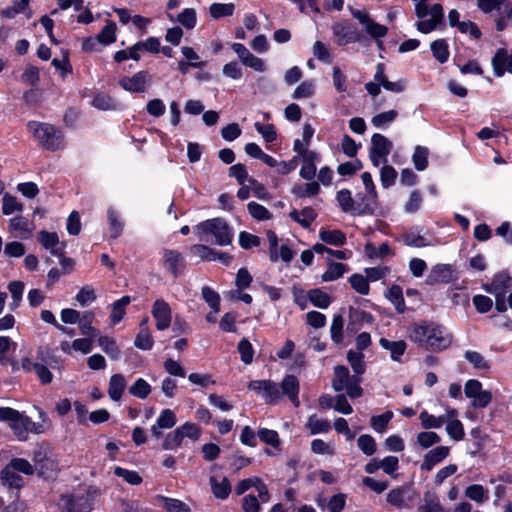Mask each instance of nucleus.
<instances>
[{
    "mask_svg": "<svg viewBox=\"0 0 512 512\" xmlns=\"http://www.w3.org/2000/svg\"><path fill=\"white\" fill-rule=\"evenodd\" d=\"M408 338L419 347L432 352L446 350L453 342V335L446 327L427 320L412 324L408 330Z\"/></svg>",
    "mask_w": 512,
    "mask_h": 512,
    "instance_id": "obj_1",
    "label": "nucleus"
},
{
    "mask_svg": "<svg viewBox=\"0 0 512 512\" xmlns=\"http://www.w3.org/2000/svg\"><path fill=\"white\" fill-rule=\"evenodd\" d=\"M0 421L8 424L19 441H26L29 433L41 434L45 431L41 423L10 407H0Z\"/></svg>",
    "mask_w": 512,
    "mask_h": 512,
    "instance_id": "obj_2",
    "label": "nucleus"
},
{
    "mask_svg": "<svg viewBox=\"0 0 512 512\" xmlns=\"http://www.w3.org/2000/svg\"><path fill=\"white\" fill-rule=\"evenodd\" d=\"M27 129L43 149L54 152L63 150L66 146L62 130L52 124L29 121Z\"/></svg>",
    "mask_w": 512,
    "mask_h": 512,
    "instance_id": "obj_3",
    "label": "nucleus"
},
{
    "mask_svg": "<svg viewBox=\"0 0 512 512\" xmlns=\"http://www.w3.org/2000/svg\"><path fill=\"white\" fill-rule=\"evenodd\" d=\"M199 240L208 241V236L215 238V243L220 246L229 245L233 239V232L225 220L213 218L200 222L193 228Z\"/></svg>",
    "mask_w": 512,
    "mask_h": 512,
    "instance_id": "obj_4",
    "label": "nucleus"
},
{
    "mask_svg": "<svg viewBox=\"0 0 512 512\" xmlns=\"http://www.w3.org/2000/svg\"><path fill=\"white\" fill-rule=\"evenodd\" d=\"M428 0H419L415 3V15L419 18L416 28L419 32L428 34L437 29L443 22L444 10L441 4H434L429 7Z\"/></svg>",
    "mask_w": 512,
    "mask_h": 512,
    "instance_id": "obj_5",
    "label": "nucleus"
},
{
    "mask_svg": "<svg viewBox=\"0 0 512 512\" xmlns=\"http://www.w3.org/2000/svg\"><path fill=\"white\" fill-rule=\"evenodd\" d=\"M98 490L89 487L78 494L62 495L58 502V512H90L94 507Z\"/></svg>",
    "mask_w": 512,
    "mask_h": 512,
    "instance_id": "obj_6",
    "label": "nucleus"
},
{
    "mask_svg": "<svg viewBox=\"0 0 512 512\" xmlns=\"http://www.w3.org/2000/svg\"><path fill=\"white\" fill-rule=\"evenodd\" d=\"M360 382L359 375H351L347 367L343 365L334 367V377L331 384L336 392L345 391L351 399L359 398L363 394Z\"/></svg>",
    "mask_w": 512,
    "mask_h": 512,
    "instance_id": "obj_7",
    "label": "nucleus"
},
{
    "mask_svg": "<svg viewBox=\"0 0 512 512\" xmlns=\"http://www.w3.org/2000/svg\"><path fill=\"white\" fill-rule=\"evenodd\" d=\"M392 142L382 134L375 133L371 137L369 159L375 167L387 163V156L392 150Z\"/></svg>",
    "mask_w": 512,
    "mask_h": 512,
    "instance_id": "obj_8",
    "label": "nucleus"
},
{
    "mask_svg": "<svg viewBox=\"0 0 512 512\" xmlns=\"http://www.w3.org/2000/svg\"><path fill=\"white\" fill-rule=\"evenodd\" d=\"M465 396L472 400L471 405L475 409L486 408L492 401V393L482 389V383L476 379H470L464 386Z\"/></svg>",
    "mask_w": 512,
    "mask_h": 512,
    "instance_id": "obj_9",
    "label": "nucleus"
},
{
    "mask_svg": "<svg viewBox=\"0 0 512 512\" xmlns=\"http://www.w3.org/2000/svg\"><path fill=\"white\" fill-rule=\"evenodd\" d=\"M152 77L147 71H139L132 76H125L118 82L119 86L130 93H145Z\"/></svg>",
    "mask_w": 512,
    "mask_h": 512,
    "instance_id": "obj_10",
    "label": "nucleus"
},
{
    "mask_svg": "<svg viewBox=\"0 0 512 512\" xmlns=\"http://www.w3.org/2000/svg\"><path fill=\"white\" fill-rule=\"evenodd\" d=\"M457 278L456 269L451 264L439 263L434 265L426 277V284L434 286L447 284Z\"/></svg>",
    "mask_w": 512,
    "mask_h": 512,
    "instance_id": "obj_11",
    "label": "nucleus"
},
{
    "mask_svg": "<svg viewBox=\"0 0 512 512\" xmlns=\"http://www.w3.org/2000/svg\"><path fill=\"white\" fill-rule=\"evenodd\" d=\"M37 240L44 249L50 252L51 255L61 256V254H64L66 244L59 240L56 232L41 230L37 234Z\"/></svg>",
    "mask_w": 512,
    "mask_h": 512,
    "instance_id": "obj_12",
    "label": "nucleus"
},
{
    "mask_svg": "<svg viewBox=\"0 0 512 512\" xmlns=\"http://www.w3.org/2000/svg\"><path fill=\"white\" fill-rule=\"evenodd\" d=\"M152 316L156 322V328L160 331L166 330L172 321V311L169 304L163 299H157L152 306Z\"/></svg>",
    "mask_w": 512,
    "mask_h": 512,
    "instance_id": "obj_13",
    "label": "nucleus"
},
{
    "mask_svg": "<svg viewBox=\"0 0 512 512\" xmlns=\"http://www.w3.org/2000/svg\"><path fill=\"white\" fill-rule=\"evenodd\" d=\"M162 261L164 267L174 276L182 274L185 267L183 255L174 249H164L162 252Z\"/></svg>",
    "mask_w": 512,
    "mask_h": 512,
    "instance_id": "obj_14",
    "label": "nucleus"
},
{
    "mask_svg": "<svg viewBox=\"0 0 512 512\" xmlns=\"http://www.w3.org/2000/svg\"><path fill=\"white\" fill-rule=\"evenodd\" d=\"M361 179L367 192V202L363 205V208L358 210V214H372L375 210L377 201L376 187L369 172H364L361 175Z\"/></svg>",
    "mask_w": 512,
    "mask_h": 512,
    "instance_id": "obj_15",
    "label": "nucleus"
},
{
    "mask_svg": "<svg viewBox=\"0 0 512 512\" xmlns=\"http://www.w3.org/2000/svg\"><path fill=\"white\" fill-rule=\"evenodd\" d=\"M492 66L497 77H502L505 72L512 74V54L504 48L498 49L492 58Z\"/></svg>",
    "mask_w": 512,
    "mask_h": 512,
    "instance_id": "obj_16",
    "label": "nucleus"
},
{
    "mask_svg": "<svg viewBox=\"0 0 512 512\" xmlns=\"http://www.w3.org/2000/svg\"><path fill=\"white\" fill-rule=\"evenodd\" d=\"M299 380L294 375H287L281 382L280 391L282 396L285 395L289 398L295 407H299Z\"/></svg>",
    "mask_w": 512,
    "mask_h": 512,
    "instance_id": "obj_17",
    "label": "nucleus"
},
{
    "mask_svg": "<svg viewBox=\"0 0 512 512\" xmlns=\"http://www.w3.org/2000/svg\"><path fill=\"white\" fill-rule=\"evenodd\" d=\"M450 452V448L447 446H438L430 450L425 456L421 464V470L431 471L434 466L442 462Z\"/></svg>",
    "mask_w": 512,
    "mask_h": 512,
    "instance_id": "obj_18",
    "label": "nucleus"
},
{
    "mask_svg": "<svg viewBox=\"0 0 512 512\" xmlns=\"http://www.w3.org/2000/svg\"><path fill=\"white\" fill-rule=\"evenodd\" d=\"M8 228L12 233L21 239H28L32 236L33 226L29 220L23 216L11 218L8 223Z\"/></svg>",
    "mask_w": 512,
    "mask_h": 512,
    "instance_id": "obj_19",
    "label": "nucleus"
},
{
    "mask_svg": "<svg viewBox=\"0 0 512 512\" xmlns=\"http://www.w3.org/2000/svg\"><path fill=\"white\" fill-rule=\"evenodd\" d=\"M401 241L406 246L421 248L427 246H434L437 241L432 238H428L425 235H421L416 231H409L402 235Z\"/></svg>",
    "mask_w": 512,
    "mask_h": 512,
    "instance_id": "obj_20",
    "label": "nucleus"
},
{
    "mask_svg": "<svg viewBox=\"0 0 512 512\" xmlns=\"http://www.w3.org/2000/svg\"><path fill=\"white\" fill-rule=\"evenodd\" d=\"M332 31L336 37L337 44L340 46H344L357 40L355 31H353L349 26L342 22L334 23L332 26Z\"/></svg>",
    "mask_w": 512,
    "mask_h": 512,
    "instance_id": "obj_21",
    "label": "nucleus"
},
{
    "mask_svg": "<svg viewBox=\"0 0 512 512\" xmlns=\"http://www.w3.org/2000/svg\"><path fill=\"white\" fill-rule=\"evenodd\" d=\"M126 385L127 382L123 374H113L110 377L108 386V395L111 398V400L115 402L120 401L126 388Z\"/></svg>",
    "mask_w": 512,
    "mask_h": 512,
    "instance_id": "obj_22",
    "label": "nucleus"
},
{
    "mask_svg": "<svg viewBox=\"0 0 512 512\" xmlns=\"http://www.w3.org/2000/svg\"><path fill=\"white\" fill-rule=\"evenodd\" d=\"M209 483L211 486V491L213 495L217 499H227L231 493V484L230 481L223 477L221 480H218L215 476H211L209 479Z\"/></svg>",
    "mask_w": 512,
    "mask_h": 512,
    "instance_id": "obj_23",
    "label": "nucleus"
},
{
    "mask_svg": "<svg viewBox=\"0 0 512 512\" xmlns=\"http://www.w3.org/2000/svg\"><path fill=\"white\" fill-rule=\"evenodd\" d=\"M107 220L109 225V233L110 237L116 239L118 238L124 229V222L120 217V214L114 207H109L107 209Z\"/></svg>",
    "mask_w": 512,
    "mask_h": 512,
    "instance_id": "obj_24",
    "label": "nucleus"
},
{
    "mask_svg": "<svg viewBox=\"0 0 512 512\" xmlns=\"http://www.w3.org/2000/svg\"><path fill=\"white\" fill-rule=\"evenodd\" d=\"M379 343L383 349L390 351L391 359L397 362L400 361L401 356L405 353L407 347L405 341L403 340L390 341L386 338H381Z\"/></svg>",
    "mask_w": 512,
    "mask_h": 512,
    "instance_id": "obj_25",
    "label": "nucleus"
},
{
    "mask_svg": "<svg viewBox=\"0 0 512 512\" xmlns=\"http://www.w3.org/2000/svg\"><path fill=\"white\" fill-rule=\"evenodd\" d=\"M131 303L130 296H123L111 304L110 320L113 325L119 323L126 314V307Z\"/></svg>",
    "mask_w": 512,
    "mask_h": 512,
    "instance_id": "obj_26",
    "label": "nucleus"
},
{
    "mask_svg": "<svg viewBox=\"0 0 512 512\" xmlns=\"http://www.w3.org/2000/svg\"><path fill=\"white\" fill-rule=\"evenodd\" d=\"M464 495L477 504H483L489 499L488 490L480 484H472L467 486L464 491Z\"/></svg>",
    "mask_w": 512,
    "mask_h": 512,
    "instance_id": "obj_27",
    "label": "nucleus"
},
{
    "mask_svg": "<svg viewBox=\"0 0 512 512\" xmlns=\"http://www.w3.org/2000/svg\"><path fill=\"white\" fill-rule=\"evenodd\" d=\"M290 218L299 223L302 227L308 228L316 219V212L311 207H305L301 211L293 210L289 214Z\"/></svg>",
    "mask_w": 512,
    "mask_h": 512,
    "instance_id": "obj_28",
    "label": "nucleus"
},
{
    "mask_svg": "<svg viewBox=\"0 0 512 512\" xmlns=\"http://www.w3.org/2000/svg\"><path fill=\"white\" fill-rule=\"evenodd\" d=\"M1 480L3 485L9 488L19 489L23 486V479L18 475L17 471L9 464L1 472Z\"/></svg>",
    "mask_w": 512,
    "mask_h": 512,
    "instance_id": "obj_29",
    "label": "nucleus"
},
{
    "mask_svg": "<svg viewBox=\"0 0 512 512\" xmlns=\"http://www.w3.org/2000/svg\"><path fill=\"white\" fill-rule=\"evenodd\" d=\"M407 489L403 486L390 490L386 496L387 502L397 509H404L407 505Z\"/></svg>",
    "mask_w": 512,
    "mask_h": 512,
    "instance_id": "obj_30",
    "label": "nucleus"
},
{
    "mask_svg": "<svg viewBox=\"0 0 512 512\" xmlns=\"http://www.w3.org/2000/svg\"><path fill=\"white\" fill-rule=\"evenodd\" d=\"M319 238L326 244L334 246H342L346 243V236L340 230L321 229Z\"/></svg>",
    "mask_w": 512,
    "mask_h": 512,
    "instance_id": "obj_31",
    "label": "nucleus"
},
{
    "mask_svg": "<svg viewBox=\"0 0 512 512\" xmlns=\"http://www.w3.org/2000/svg\"><path fill=\"white\" fill-rule=\"evenodd\" d=\"M336 199L344 212H356L363 206L358 205L355 207V201L352 198L351 191L348 189H341L336 195Z\"/></svg>",
    "mask_w": 512,
    "mask_h": 512,
    "instance_id": "obj_32",
    "label": "nucleus"
},
{
    "mask_svg": "<svg viewBox=\"0 0 512 512\" xmlns=\"http://www.w3.org/2000/svg\"><path fill=\"white\" fill-rule=\"evenodd\" d=\"M348 271L347 265L338 262H330L327 270L322 274L323 282H331L341 278Z\"/></svg>",
    "mask_w": 512,
    "mask_h": 512,
    "instance_id": "obj_33",
    "label": "nucleus"
},
{
    "mask_svg": "<svg viewBox=\"0 0 512 512\" xmlns=\"http://www.w3.org/2000/svg\"><path fill=\"white\" fill-rule=\"evenodd\" d=\"M386 298L395 306L399 313H403L405 311V301L402 288L400 286H391L386 293Z\"/></svg>",
    "mask_w": 512,
    "mask_h": 512,
    "instance_id": "obj_34",
    "label": "nucleus"
},
{
    "mask_svg": "<svg viewBox=\"0 0 512 512\" xmlns=\"http://www.w3.org/2000/svg\"><path fill=\"white\" fill-rule=\"evenodd\" d=\"M93 319L94 313L91 311L84 312L79 318L78 325L81 330V334L85 337L93 338L97 335V330L91 325Z\"/></svg>",
    "mask_w": 512,
    "mask_h": 512,
    "instance_id": "obj_35",
    "label": "nucleus"
},
{
    "mask_svg": "<svg viewBox=\"0 0 512 512\" xmlns=\"http://www.w3.org/2000/svg\"><path fill=\"white\" fill-rule=\"evenodd\" d=\"M152 391L151 385L143 378H138L129 387V393L139 399H146Z\"/></svg>",
    "mask_w": 512,
    "mask_h": 512,
    "instance_id": "obj_36",
    "label": "nucleus"
},
{
    "mask_svg": "<svg viewBox=\"0 0 512 512\" xmlns=\"http://www.w3.org/2000/svg\"><path fill=\"white\" fill-rule=\"evenodd\" d=\"M306 428L310 430L312 435H315L329 432L331 426L328 420L320 419L316 415H311L307 420Z\"/></svg>",
    "mask_w": 512,
    "mask_h": 512,
    "instance_id": "obj_37",
    "label": "nucleus"
},
{
    "mask_svg": "<svg viewBox=\"0 0 512 512\" xmlns=\"http://www.w3.org/2000/svg\"><path fill=\"white\" fill-rule=\"evenodd\" d=\"M310 302L318 308L326 309L331 304L330 296L321 289H311L307 295Z\"/></svg>",
    "mask_w": 512,
    "mask_h": 512,
    "instance_id": "obj_38",
    "label": "nucleus"
},
{
    "mask_svg": "<svg viewBox=\"0 0 512 512\" xmlns=\"http://www.w3.org/2000/svg\"><path fill=\"white\" fill-rule=\"evenodd\" d=\"M364 355L360 351L349 350L347 352V360L356 375H362L365 372L366 365Z\"/></svg>",
    "mask_w": 512,
    "mask_h": 512,
    "instance_id": "obj_39",
    "label": "nucleus"
},
{
    "mask_svg": "<svg viewBox=\"0 0 512 512\" xmlns=\"http://www.w3.org/2000/svg\"><path fill=\"white\" fill-rule=\"evenodd\" d=\"M431 51L435 59L440 63H445L449 59L448 43L445 39H438L431 43Z\"/></svg>",
    "mask_w": 512,
    "mask_h": 512,
    "instance_id": "obj_40",
    "label": "nucleus"
},
{
    "mask_svg": "<svg viewBox=\"0 0 512 512\" xmlns=\"http://www.w3.org/2000/svg\"><path fill=\"white\" fill-rule=\"evenodd\" d=\"M24 205L16 197L9 193H4L2 198V212L4 215H11L14 212H22Z\"/></svg>",
    "mask_w": 512,
    "mask_h": 512,
    "instance_id": "obj_41",
    "label": "nucleus"
},
{
    "mask_svg": "<svg viewBox=\"0 0 512 512\" xmlns=\"http://www.w3.org/2000/svg\"><path fill=\"white\" fill-rule=\"evenodd\" d=\"M100 348L113 360L119 359L120 350L115 340L108 336H101L98 339Z\"/></svg>",
    "mask_w": 512,
    "mask_h": 512,
    "instance_id": "obj_42",
    "label": "nucleus"
},
{
    "mask_svg": "<svg viewBox=\"0 0 512 512\" xmlns=\"http://www.w3.org/2000/svg\"><path fill=\"white\" fill-rule=\"evenodd\" d=\"M234 10L235 6L233 3H213L209 8L210 15L214 19L232 16Z\"/></svg>",
    "mask_w": 512,
    "mask_h": 512,
    "instance_id": "obj_43",
    "label": "nucleus"
},
{
    "mask_svg": "<svg viewBox=\"0 0 512 512\" xmlns=\"http://www.w3.org/2000/svg\"><path fill=\"white\" fill-rule=\"evenodd\" d=\"M398 116V112L396 110H389L375 115L371 123L374 127L378 129H384L389 124H391Z\"/></svg>",
    "mask_w": 512,
    "mask_h": 512,
    "instance_id": "obj_44",
    "label": "nucleus"
},
{
    "mask_svg": "<svg viewBox=\"0 0 512 512\" xmlns=\"http://www.w3.org/2000/svg\"><path fill=\"white\" fill-rule=\"evenodd\" d=\"M91 104L93 107L103 111L118 109V103L112 97L104 94L96 95Z\"/></svg>",
    "mask_w": 512,
    "mask_h": 512,
    "instance_id": "obj_45",
    "label": "nucleus"
},
{
    "mask_svg": "<svg viewBox=\"0 0 512 512\" xmlns=\"http://www.w3.org/2000/svg\"><path fill=\"white\" fill-rule=\"evenodd\" d=\"M428 155H429V151L426 147L419 146V145L415 147V150H414V153L412 156V161L414 163L415 168L418 171H423L427 168Z\"/></svg>",
    "mask_w": 512,
    "mask_h": 512,
    "instance_id": "obj_46",
    "label": "nucleus"
},
{
    "mask_svg": "<svg viewBox=\"0 0 512 512\" xmlns=\"http://www.w3.org/2000/svg\"><path fill=\"white\" fill-rule=\"evenodd\" d=\"M365 255L368 258H384L391 254V249L388 243H382L379 247H375L371 243H367L364 247Z\"/></svg>",
    "mask_w": 512,
    "mask_h": 512,
    "instance_id": "obj_47",
    "label": "nucleus"
},
{
    "mask_svg": "<svg viewBox=\"0 0 512 512\" xmlns=\"http://www.w3.org/2000/svg\"><path fill=\"white\" fill-rule=\"evenodd\" d=\"M37 362L43 363L44 365H48L52 369L60 368V361L57 357H55L50 349L48 348H39L37 350Z\"/></svg>",
    "mask_w": 512,
    "mask_h": 512,
    "instance_id": "obj_48",
    "label": "nucleus"
},
{
    "mask_svg": "<svg viewBox=\"0 0 512 512\" xmlns=\"http://www.w3.org/2000/svg\"><path fill=\"white\" fill-rule=\"evenodd\" d=\"M157 499L162 501L164 508L168 512H189V507L182 501L174 498H168L162 495H158Z\"/></svg>",
    "mask_w": 512,
    "mask_h": 512,
    "instance_id": "obj_49",
    "label": "nucleus"
},
{
    "mask_svg": "<svg viewBox=\"0 0 512 512\" xmlns=\"http://www.w3.org/2000/svg\"><path fill=\"white\" fill-rule=\"evenodd\" d=\"M446 431L450 438L460 441L465 436L464 426L457 417L451 419L446 425Z\"/></svg>",
    "mask_w": 512,
    "mask_h": 512,
    "instance_id": "obj_50",
    "label": "nucleus"
},
{
    "mask_svg": "<svg viewBox=\"0 0 512 512\" xmlns=\"http://www.w3.org/2000/svg\"><path fill=\"white\" fill-rule=\"evenodd\" d=\"M393 418L392 411H386L381 415L372 416L370 420L371 427L378 433H383L388 423Z\"/></svg>",
    "mask_w": 512,
    "mask_h": 512,
    "instance_id": "obj_51",
    "label": "nucleus"
},
{
    "mask_svg": "<svg viewBox=\"0 0 512 512\" xmlns=\"http://www.w3.org/2000/svg\"><path fill=\"white\" fill-rule=\"evenodd\" d=\"M508 1L509 0H477V7L486 14L494 10L498 11L500 14Z\"/></svg>",
    "mask_w": 512,
    "mask_h": 512,
    "instance_id": "obj_52",
    "label": "nucleus"
},
{
    "mask_svg": "<svg viewBox=\"0 0 512 512\" xmlns=\"http://www.w3.org/2000/svg\"><path fill=\"white\" fill-rule=\"evenodd\" d=\"M247 208L249 214L258 221L269 220L272 217L271 212L266 207L257 202H249Z\"/></svg>",
    "mask_w": 512,
    "mask_h": 512,
    "instance_id": "obj_53",
    "label": "nucleus"
},
{
    "mask_svg": "<svg viewBox=\"0 0 512 512\" xmlns=\"http://www.w3.org/2000/svg\"><path fill=\"white\" fill-rule=\"evenodd\" d=\"M349 282L352 288L361 295H367L369 293V281L366 275L353 274L349 277Z\"/></svg>",
    "mask_w": 512,
    "mask_h": 512,
    "instance_id": "obj_54",
    "label": "nucleus"
},
{
    "mask_svg": "<svg viewBox=\"0 0 512 512\" xmlns=\"http://www.w3.org/2000/svg\"><path fill=\"white\" fill-rule=\"evenodd\" d=\"M140 57H141L140 46L137 45V43L128 49L119 50L114 54V60L118 63H121L128 59H133L135 61H138L140 59Z\"/></svg>",
    "mask_w": 512,
    "mask_h": 512,
    "instance_id": "obj_55",
    "label": "nucleus"
},
{
    "mask_svg": "<svg viewBox=\"0 0 512 512\" xmlns=\"http://www.w3.org/2000/svg\"><path fill=\"white\" fill-rule=\"evenodd\" d=\"M134 345L138 349L145 350V351L152 349V347L154 345V340H153V337H152L149 329L139 330V332L135 338Z\"/></svg>",
    "mask_w": 512,
    "mask_h": 512,
    "instance_id": "obj_56",
    "label": "nucleus"
},
{
    "mask_svg": "<svg viewBox=\"0 0 512 512\" xmlns=\"http://www.w3.org/2000/svg\"><path fill=\"white\" fill-rule=\"evenodd\" d=\"M24 287V283L21 281H12L9 283L8 290L11 293L13 300L12 303L10 304V308L12 310L16 309L19 306L22 300Z\"/></svg>",
    "mask_w": 512,
    "mask_h": 512,
    "instance_id": "obj_57",
    "label": "nucleus"
},
{
    "mask_svg": "<svg viewBox=\"0 0 512 512\" xmlns=\"http://www.w3.org/2000/svg\"><path fill=\"white\" fill-rule=\"evenodd\" d=\"M315 93V83L313 80H307L302 82L296 87L292 97L294 99H306L313 96Z\"/></svg>",
    "mask_w": 512,
    "mask_h": 512,
    "instance_id": "obj_58",
    "label": "nucleus"
},
{
    "mask_svg": "<svg viewBox=\"0 0 512 512\" xmlns=\"http://www.w3.org/2000/svg\"><path fill=\"white\" fill-rule=\"evenodd\" d=\"M262 397L268 404H277L282 398L279 386L269 380Z\"/></svg>",
    "mask_w": 512,
    "mask_h": 512,
    "instance_id": "obj_59",
    "label": "nucleus"
},
{
    "mask_svg": "<svg viewBox=\"0 0 512 512\" xmlns=\"http://www.w3.org/2000/svg\"><path fill=\"white\" fill-rule=\"evenodd\" d=\"M358 448L367 456L373 455L377 450L375 439L368 434L361 435L357 440Z\"/></svg>",
    "mask_w": 512,
    "mask_h": 512,
    "instance_id": "obj_60",
    "label": "nucleus"
},
{
    "mask_svg": "<svg viewBox=\"0 0 512 512\" xmlns=\"http://www.w3.org/2000/svg\"><path fill=\"white\" fill-rule=\"evenodd\" d=\"M202 297L214 313H218L220 311V296L216 291L208 286H204L202 288Z\"/></svg>",
    "mask_w": 512,
    "mask_h": 512,
    "instance_id": "obj_61",
    "label": "nucleus"
},
{
    "mask_svg": "<svg viewBox=\"0 0 512 512\" xmlns=\"http://www.w3.org/2000/svg\"><path fill=\"white\" fill-rule=\"evenodd\" d=\"M182 441V434L180 430L176 428L174 431L166 435L162 443V448L164 450H175L182 444Z\"/></svg>",
    "mask_w": 512,
    "mask_h": 512,
    "instance_id": "obj_62",
    "label": "nucleus"
},
{
    "mask_svg": "<svg viewBox=\"0 0 512 512\" xmlns=\"http://www.w3.org/2000/svg\"><path fill=\"white\" fill-rule=\"evenodd\" d=\"M97 39L102 45H109L116 40V24L109 22L97 35Z\"/></svg>",
    "mask_w": 512,
    "mask_h": 512,
    "instance_id": "obj_63",
    "label": "nucleus"
},
{
    "mask_svg": "<svg viewBox=\"0 0 512 512\" xmlns=\"http://www.w3.org/2000/svg\"><path fill=\"white\" fill-rule=\"evenodd\" d=\"M507 20L512 23V3L507 2L502 12L495 19L496 29L503 31L507 28Z\"/></svg>",
    "mask_w": 512,
    "mask_h": 512,
    "instance_id": "obj_64",
    "label": "nucleus"
}]
</instances>
